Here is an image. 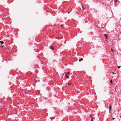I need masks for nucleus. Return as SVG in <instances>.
<instances>
[{
  "label": "nucleus",
  "mask_w": 121,
  "mask_h": 121,
  "mask_svg": "<svg viewBox=\"0 0 121 121\" xmlns=\"http://www.w3.org/2000/svg\"><path fill=\"white\" fill-rule=\"evenodd\" d=\"M50 48L51 49H52V50H53L54 49V47L52 46H51L50 47Z\"/></svg>",
  "instance_id": "1"
},
{
  "label": "nucleus",
  "mask_w": 121,
  "mask_h": 121,
  "mask_svg": "<svg viewBox=\"0 0 121 121\" xmlns=\"http://www.w3.org/2000/svg\"><path fill=\"white\" fill-rule=\"evenodd\" d=\"M0 43L1 44H3L4 43V42L2 41H0Z\"/></svg>",
  "instance_id": "2"
},
{
  "label": "nucleus",
  "mask_w": 121,
  "mask_h": 121,
  "mask_svg": "<svg viewBox=\"0 0 121 121\" xmlns=\"http://www.w3.org/2000/svg\"><path fill=\"white\" fill-rule=\"evenodd\" d=\"M104 36L105 37H106V38H107V37H108L107 35L106 34H104Z\"/></svg>",
  "instance_id": "3"
},
{
  "label": "nucleus",
  "mask_w": 121,
  "mask_h": 121,
  "mask_svg": "<svg viewBox=\"0 0 121 121\" xmlns=\"http://www.w3.org/2000/svg\"><path fill=\"white\" fill-rule=\"evenodd\" d=\"M65 77L67 78H69V77H68L67 76L66 74H65Z\"/></svg>",
  "instance_id": "4"
},
{
  "label": "nucleus",
  "mask_w": 121,
  "mask_h": 121,
  "mask_svg": "<svg viewBox=\"0 0 121 121\" xmlns=\"http://www.w3.org/2000/svg\"><path fill=\"white\" fill-rule=\"evenodd\" d=\"M70 72H67V73H66V75H67L68 74H69V73Z\"/></svg>",
  "instance_id": "5"
},
{
  "label": "nucleus",
  "mask_w": 121,
  "mask_h": 121,
  "mask_svg": "<svg viewBox=\"0 0 121 121\" xmlns=\"http://www.w3.org/2000/svg\"><path fill=\"white\" fill-rule=\"evenodd\" d=\"M81 60H83V59L82 58H81L79 60V61H80Z\"/></svg>",
  "instance_id": "6"
},
{
  "label": "nucleus",
  "mask_w": 121,
  "mask_h": 121,
  "mask_svg": "<svg viewBox=\"0 0 121 121\" xmlns=\"http://www.w3.org/2000/svg\"><path fill=\"white\" fill-rule=\"evenodd\" d=\"M111 107H112V106H110V107H109V109H110V110H111Z\"/></svg>",
  "instance_id": "7"
},
{
  "label": "nucleus",
  "mask_w": 121,
  "mask_h": 121,
  "mask_svg": "<svg viewBox=\"0 0 121 121\" xmlns=\"http://www.w3.org/2000/svg\"><path fill=\"white\" fill-rule=\"evenodd\" d=\"M110 82L111 83H112V80H111L110 81Z\"/></svg>",
  "instance_id": "8"
},
{
  "label": "nucleus",
  "mask_w": 121,
  "mask_h": 121,
  "mask_svg": "<svg viewBox=\"0 0 121 121\" xmlns=\"http://www.w3.org/2000/svg\"><path fill=\"white\" fill-rule=\"evenodd\" d=\"M91 121H93V118H91Z\"/></svg>",
  "instance_id": "9"
},
{
  "label": "nucleus",
  "mask_w": 121,
  "mask_h": 121,
  "mask_svg": "<svg viewBox=\"0 0 121 121\" xmlns=\"http://www.w3.org/2000/svg\"><path fill=\"white\" fill-rule=\"evenodd\" d=\"M89 117H91V118H92V115L91 114L89 116Z\"/></svg>",
  "instance_id": "10"
},
{
  "label": "nucleus",
  "mask_w": 121,
  "mask_h": 121,
  "mask_svg": "<svg viewBox=\"0 0 121 121\" xmlns=\"http://www.w3.org/2000/svg\"><path fill=\"white\" fill-rule=\"evenodd\" d=\"M118 0H115V2H117Z\"/></svg>",
  "instance_id": "11"
},
{
  "label": "nucleus",
  "mask_w": 121,
  "mask_h": 121,
  "mask_svg": "<svg viewBox=\"0 0 121 121\" xmlns=\"http://www.w3.org/2000/svg\"><path fill=\"white\" fill-rule=\"evenodd\" d=\"M120 67H121V66H118L117 67L118 68H120Z\"/></svg>",
  "instance_id": "12"
},
{
  "label": "nucleus",
  "mask_w": 121,
  "mask_h": 121,
  "mask_svg": "<svg viewBox=\"0 0 121 121\" xmlns=\"http://www.w3.org/2000/svg\"><path fill=\"white\" fill-rule=\"evenodd\" d=\"M60 26L61 27H62L63 26V25H61Z\"/></svg>",
  "instance_id": "13"
},
{
  "label": "nucleus",
  "mask_w": 121,
  "mask_h": 121,
  "mask_svg": "<svg viewBox=\"0 0 121 121\" xmlns=\"http://www.w3.org/2000/svg\"><path fill=\"white\" fill-rule=\"evenodd\" d=\"M113 73L114 74H115L116 73H114V72H113Z\"/></svg>",
  "instance_id": "14"
},
{
  "label": "nucleus",
  "mask_w": 121,
  "mask_h": 121,
  "mask_svg": "<svg viewBox=\"0 0 121 121\" xmlns=\"http://www.w3.org/2000/svg\"><path fill=\"white\" fill-rule=\"evenodd\" d=\"M82 8H83V9L84 10V8H83V6H82Z\"/></svg>",
  "instance_id": "15"
},
{
  "label": "nucleus",
  "mask_w": 121,
  "mask_h": 121,
  "mask_svg": "<svg viewBox=\"0 0 121 121\" xmlns=\"http://www.w3.org/2000/svg\"><path fill=\"white\" fill-rule=\"evenodd\" d=\"M70 13V12H68V13Z\"/></svg>",
  "instance_id": "16"
},
{
  "label": "nucleus",
  "mask_w": 121,
  "mask_h": 121,
  "mask_svg": "<svg viewBox=\"0 0 121 121\" xmlns=\"http://www.w3.org/2000/svg\"><path fill=\"white\" fill-rule=\"evenodd\" d=\"M115 119V118H114L113 119V120H114Z\"/></svg>",
  "instance_id": "17"
},
{
  "label": "nucleus",
  "mask_w": 121,
  "mask_h": 121,
  "mask_svg": "<svg viewBox=\"0 0 121 121\" xmlns=\"http://www.w3.org/2000/svg\"><path fill=\"white\" fill-rule=\"evenodd\" d=\"M111 50H112V51H113V50H112V49H111Z\"/></svg>",
  "instance_id": "18"
},
{
  "label": "nucleus",
  "mask_w": 121,
  "mask_h": 121,
  "mask_svg": "<svg viewBox=\"0 0 121 121\" xmlns=\"http://www.w3.org/2000/svg\"><path fill=\"white\" fill-rule=\"evenodd\" d=\"M68 85H69V83H68Z\"/></svg>",
  "instance_id": "19"
},
{
  "label": "nucleus",
  "mask_w": 121,
  "mask_h": 121,
  "mask_svg": "<svg viewBox=\"0 0 121 121\" xmlns=\"http://www.w3.org/2000/svg\"><path fill=\"white\" fill-rule=\"evenodd\" d=\"M120 118H121V116H120Z\"/></svg>",
  "instance_id": "20"
}]
</instances>
